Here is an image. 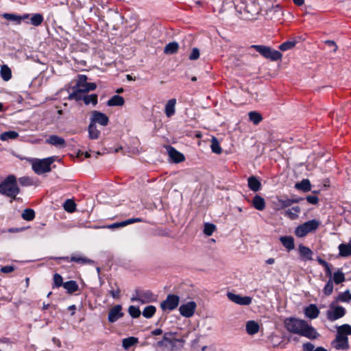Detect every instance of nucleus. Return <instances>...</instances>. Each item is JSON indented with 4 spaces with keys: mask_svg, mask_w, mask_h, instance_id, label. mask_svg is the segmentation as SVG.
<instances>
[{
    "mask_svg": "<svg viewBox=\"0 0 351 351\" xmlns=\"http://www.w3.org/2000/svg\"><path fill=\"white\" fill-rule=\"evenodd\" d=\"M298 251L300 257L302 261H311L313 260V251L303 244H300L298 246Z\"/></svg>",
    "mask_w": 351,
    "mask_h": 351,
    "instance_id": "f3484780",
    "label": "nucleus"
},
{
    "mask_svg": "<svg viewBox=\"0 0 351 351\" xmlns=\"http://www.w3.org/2000/svg\"><path fill=\"white\" fill-rule=\"evenodd\" d=\"M345 280V275L340 269H338L337 271L334 273L333 281L336 285H339L344 282Z\"/></svg>",
    "mask_w": 351,
    "mask_h": 351,
    "instance_id": "09e8293b",
    "label": "nucleus"
},
{
    "mask_svg": "<svg viewBox=\"0 0 351 351\" xmlns=\"http://www.w3.org/2000/svg\"><path fill=\"white\" fill-rule=\"evenodd\" d=\"M280 241L288 252L295 248L294 239L293 237L282 236L280 237Z\"/></svg>",
    "mask_w": 351,
    "mask_h": 351,
    "instance_id": "5701e85b",
    "label": "nucleus"
},
{
    "mask_svg": "<svg viewBox=\"0 0 351 351\" xmlns=\"http://www.w3.org/2000/svg\"><path fill=\"white\" fill-rule=\"evenodd\" d=\"M125 100L122 96L115 95L112 96L108 101V106H121L124 104Z\"/></svg>",
    "mask_w": 351,
    "mask_h": 351,
    "instance_id": "a878e982",
    "label": "nucleus"
},
{
    "mask_svg": "<svg viewBox=\"0 0 351 351\" xmlns=\"http://www.w3.org/2000/svg\"><path fill=\"white\" fill-rule=\"evenodd\" d=\"M141 221H143V219L141 218H131V219H128L127 220H125V221H123L121 222L113 223L112 224L108 225L107 226V228L109 229L114 230L116 228L126 226L132 224L133 223L141 222Z\"/></svg>",
    "mask_w": 351,
    "mask_h": 351,
    "instance_id": "a211bd4d",
    "label": "nucleus"
},
{
    "mask_svg": "<svg viewBox=\"0 0 351 351\" xmlns=\"http://www.w3.org/2000/svg\"><path fill=\"white\" fill-rule=\"evenodd\" d=\"M295 188L304 192H308L311 189V184L309 180L303 179L301 182L295 184Z\"/></svg>",
    "mask_w": 351,
    "mask_h": 351,
    "instance_id": "c85d7f7f",
    "label": "nucleus"
},
{
    "mask_svg": "<svg viewBox=\"0 0 351 351\" xmlns=\"http://www.w3.org/2000/svg\"><path fill=\"white\" fill-rule=\"evenodd\" d=\"M63 287L69 294H72L79 289V286L75 280L65 282L63 285Z\"/></svg>",
    "mask_w": 351,
    "mask_h": 351,
    "instance_id": "c756f323",
    "label": "nucleus"
},
{
    "mask_svg": "<svg viewBox=\"0 0 351 351\" xmlns=\"http://www.w3.org/2000/svg\"><path fill=\"white\" fill-rule=\"evenodd\" d=\"M319 310L315 304H310L304 308V315L310 319H315L319 315Z\"/></svg>",
    "mask_w": 351,
    "mask_h": 351,
    "instance_id": "aec40b11",
    "label": "nucleus"
},
{
    "mask_svg": "<svg viewBox=\"0 0 351 351\" xmlns=\"http://www.w3.org/2000/svg\"><path fill=\"white\" fill-rule=\"evenodd\" d=\"M19 182V184L22 186H30L34 185V181L33 180L28 177V176H23L21 178H19L17 180V182Z\"/></svg>",
    "mask_w": 351,
    "mask_h": 351,
    "instance_id": "8fccbe9b",
    "label": "nucleus"
},
{
    "mask_svg": "<svg viewBox=\"0 0 351 351\" xmlns=\"http://www.w3.org/2000/svg\"><path fill=\"white\" fill-rule=\"evenodd\" d=\"M199 58V50L197 47L192 49L191 54L189 56V60H196Z\"/></svg>",
    "mask_w": 351,
    "mask_h": 351,
    "instance_id": "13d9d810",
    "label": "nucleus"
},
{
    "mask_svg": "<svg viewBox=\"0 0 351 351\" xmlns=\"http://www.w3.org/2000/svg\"><path fill=\"white\" fill-rule=\"evenodd\" d=\"M19 133L15 131H6L0 134V139L3 141L16 139L19 137Z\"/></svg>",
    "mask_w": 351,
    "mask_h": 351,
    "instance_id": "473e14b6",
    "label": "nucleus"
},
{
    "mask_svg": "<svg viewBox=\"0 0 351 351\" xmlns=\"http://www.w3.org/2000/svg\"><path fill=\"white\" fill-rule=\"evenodd\" d=\"M251 48L254 49L263 57L269 59L271 61L280 60L282 58V54L280 51L273 49L270 47L262 45H253Z\"/></svg>",
    "mask_w": 351,
    "mask_h": 351,
    "instance_id": "7ed1b4c3",
    "label": "nucleus"
},
{
    "mask_svg": "<svg viewBox=\"0 0 351 351\" xmlns=\"http://www.w3.org/2000/svg\"><path fill=\"white\" fill-rule=\"evenodd\" d=\"M306 201L313 205H316L319 202V198L317 195H308L306 197Z\"/></svg>",
    "mask_w": 351,
    "mask_h": 351,
    "instance_id": "bf43d9fd",
    "label": "nucleus"
},
{
    "mask_svg": "<svg viewBox=\"0 0 351 351\" xmlns=\"http://www.w3.org/2000/svg\"><path fill=\"white\" fill-rule=\"evenodd\" d=\"M296 40H287L282 44H280L278 47L279 49L282 51H288L292 49L297 44Z\"/></svg>",
    "mask_w": 351,
    "mask_h": 351,
    "instance_id": "79ce46f5",
    "label": "nucleus"
},
{
    "mask_svg": "<svg viewBox=\"0 0 351 351\" xmlns=\"http://www.w3.org/2000/svg\"><path fill=\"white\" fill-rule=\"evenodd\" d=\"M323 291L326 295H330L332 294V293L333 291V282L330 278L328 280V281L326 284Z\"/></svg>",
    "mask_w": 351,
    "mask_h": 351,
    "instance_id": "6e6d98bb",
    "label": "nucleus"
},
{
    "mask_svg": "<svg viewBox=\"0 0 351 351\" xmlns=\"http://www.w3.org/2000/svg\"><path fill=\"white\" fill-rule=\"evenodd\" d=\"M30 21H31L32 25H33L34 26L38 27L43 23V22L44 21V17H43V14H41L40 13H36V14H32V16L30 19Z\"/></svg>",
    "mask_w": 351,
    "mask_h": 351,
    "instance_id": "37998d69",
    "label": "nucleus"
},
{
    "mask_svg": "<svg viewBox=\"0 0 351 351\" xmlns=\"http://www.w3.org/2000/svg\"><path fill=\"white\" fill-rule=\"evenodd\" d=\"M331 344L336 350H347L350 348L348 337L336 335L335 339L332 341Z\"/></svg>",
    "mask_w": 351,
    "mask_h": 351,
    "instance_id": "4468645a",
    "label": "nucleus"
},
{
    "mask_svg": "<svg viewBox=\"0 0 351 351\" xmlns=\"http://www.w3.org/2000/svg\"><path fill=\"white\" fill-rule=\"evenodd\" d=\"M87 76L85 75H80L76 85L73 88L74 90L76 88H81L87 82Z\"/></svg>",
    "mask_w": 351,
    "mask_h": 351,
    "instance_id": "5fc2aeb1",
    "label": "nucleus"
},
{
    "mask_svg": "<svg viewBox=\"0 0 351 351\" xmlns=\"http://www.w3.org/2000/svg\"><path fill=\"white\" fill-rule=\"evenodd\" d=\"M216 229V226L213 223H206L204 225V233L207 236H211Z\"/></svg>",
    "mask_w": 351,
    "mask_h": 351,
    "instance_id": "864d4df0",
    "label": "nucleus"
},
{
    "mask_svg": "<svg viewBox=\"0 0 351 351\" xmlns=\"http://www.w3.org/2000/svg\"><path fill=\"white\" fill-rule=\"evenodd\" d=\"M301 212V208L299 206H293L285 211V215L289 219L294 220L298 218V214Z\"/></svg>",
    "mask_w": 351,
    "mask_h": 351,
    "instance_id": "7c9ffc66",
    "label": "nucleus"
},
{
    "mask_svg": "<svg viewBox=\"0 0 351 351\" xmlns=\"http://www.w3.org/2000/svg\"><path fill=\"white\" fill-rule=\"evenodd\" d=\"M55 161L54 157H48L43 159H36L32 162V169L40 175L51 171V165Z\"/></svg>",
    "mask_w": 351,
    "mask_h": 351,
    "instance_id": "20e7f679",
    "label": "nucleus"
},
{
    "mask_svg": "<svg viewBox=\"0 0 351 351\" xmlns=\"http://www.w3.org/2000/svg\"><path fill=\"white\" fill-rule=\"evenodd\" d=\"M3 17L9 21H16L17 24H20L19 15L15 14L5 13L3 14Z\"/></svg>",
    "mask_w": 351,
    "mask_h": 351,
    "instance_id": "4d7b16f0",
    "label": "nucleus"
},
{
    "mask_svg": "<svg viewBox=\"0 0 351 351\" xmlns=\"http://www.w3.org/2000/svg\"><path fill=\"white\" fill-rule=\"evenodd\" d=\"M14 270V267L12 265H6L1 268L0 271L4 274L11 273Z\"/></svg>",
    "mask_w": 351,
    "mask_h": 351,
    "instance_id": "052dcab7",
    "label": "nucleus"
},
{
    "mask_svg": "<svg viewBox=\"0 0 351 351\" xmlns=\"http://www.w3.org/2000/svg\"><path fill=\"white\" fill-rule=\"evenodd\" d=\"M156 300L154 294L149 290L137 293V296L132 298V301H138L141 304L153 302Z\"/></svg>",
    "mask_w": 351,
    "mask_h": 351,
    "instance_id": "f8f14e48",
    "label": "nucleus"
},
{
    "mask_svg": "<svg viewBox=\"0 0 351 351\" xmlns=\"http://www.w3.org/2000/svg\"><path fill=\"white\" fill-rule=\"evenodd\" d=\"M314 345L309 342L303 344V349L304 351H314Z\"/></svg>",
    "mask_w": 351,
    "mask_h": 351,
    "instance_id": "e2e57ef3",
    "label": "nucleus"
},
{
    "mask_svg": "<svg viewBox=\"0 0 351 351\" xmlns=\"http://www.w3.org/2000/svg\"><path fill=\"white\" fill-rule=\"evenodd\" d=\"M98 97L97 94H90L84 96H82V99L84 101L86 105H88L90 104H93V106H96L98 103Z\"/></svg>",
    "mask_w": 351,
    "mask_h": 351,
    "instance_id": "f704fd0d",
    "label": "nucleus"
},
{
    "mask_svg": "<svg viewBox=\"0 0 351 351\" xmlns=\"http://www.w3.org/2000/svg\"><path fill=\"white\" fill-rule=\"evenodd\" d=\"M249 119L254 125H258L263 120V117L261 113L256 111H251L248 113Z\"/></svg>",
    "mask_w": 351,
    "mask_h": 351,
    "instance_id": "4c0bfd02",
    "label": "nucleus"
},
{
    "mask_svg": "<svg viewBox=\"0 0 351 351\" xmlns=\"http://www.w3.org/2000/svg\"><path fill=\"white\" fill-rule=\"evenodd\" d=\"M90 120V123H94L95 125H96V123H99L102 126H106L109 123L108 117L106 114L97 110L92 111Z\"/></svg>",
    "mask_w": 351,
    "mask_h": 351,
    "instance_id": "9d476101",
    "label": "nucleus"
},
{
    "mask_svg": "<svg viewBox=\"0 0 351 351\" xmlns=\"http://www.w3.org/2000/svg\"><path fill=\"white\" fill-rule=\"evenodd\" d=\"M0 74L4 81H8L12 77L11 69L7 65H3L1 68Z\"/></svg>",
    "mask_w": 351,
    "mask_h": 351,
    "instance_id": "58836bf2",
    "label": "nucleus"
},
{
    "mask_svg": "<svg viewBox=\"0 0 351 351\" xmlns=\"http://www.w3.org/2000/svg\"><path fill=\"white\" fill-rule=\"evenodd\" d=\"M128 313L132 318H138L141 315V311L138 306H130L128 308Z\"/></svg>",
    "mask_w": 351,
    "mask_h": 351,
    "instance_id": "603ef678",
    "label": "nucleus"
},
{
    "mask_svg": "<svg viewBox=\"0 0 351 351\" xmlns=\"http://www.w3.org/2000/svg\"><path fill=\"white\" fill-rule=\"evenodd\" d=\"M176 332H165L162 337L163 341L166 343H168L172 348L176 347V344L174 343V338L171 339V337L176 335Z\"/></svg>",
    "mask_w": 351,
    "mask_h": 351,
    "instance_id": "a18cd8bd",
    "label": "nucleus"
},
{
    "mask_svg": "<svg viewBox=\"0 0 351 351\" xmlns=\"http://www.w3.org/2000/svg\"><path fill=\"white\" fill-rule=\"evenodd\" d=\"M46 143L60 148H64L66 144L65 140L58 136V135H50L48 138L46 139Z\"/></svg>",
    "mask_w": 351,
    "mask_h": 351,
    "instance_id": "dca6fc26",
    "label": "nucleus"
},
{
    "mask_svg": "<svg viewBox=\"0 0 351 351\" xmlns=\"http://www.w3.org/2000/svg\"><path fill=\"white\" fill-rule=\"evenodd\" d=\"M88 138L92 140L99 138L100 136V131L97 128L96 125L90 122L88 128Z\"/></svg>",
    "mask_w": 351,
    "mask_h": 351,
    "instance_id": "cd10ccee",
    "label": "nucleus"
},
{
    "mask_svg": "<svg viewBox=\"0 0 351 351\" xmlns=\"http://www.w3.org/2000/svg\"><path fill=\"white\" fill-rule=\"evenodd\" d=\"M319 226V221L317 219H311L307 221L300 226L295 230V234L298 237H304L307 234L316 230Z\"/></svg>",
    "mask_w": 351,
    "mask_h": 351,
    "instance_id": "39448f33",
    "label": "nucleus"
},
{
    "mask_svg": "<svg viewBox=\"0 0 351 351\" xmlns=\"http://www.w3.org/2000/svg\"><path fill=\"white\" fill-rule=\"evenodd\" d=\"M152 336L160 335L162 334V330L160 328H156L151 332Z\"/></svg>",
    "mask_w": 351,
    "mask_h": 351,
    "instance_id": "774afa93",
    "label": "nucleus"
},
{
    "mask_svg": "<svg viewBox=\"0 0 351 351\" xmlns=\"http://www.w3.org/2000/svg\"><path fill=\"white\" fill-rule=\"evenodd\" d=\"M21 190L18 186L17 180L14 175H9L0 183V194L16 199Z\"/></svg>",
    "mask_w": 351,
    "mask_h": 351,
    "instance_id": "f03ea898",
    "label": "nucleus"
},
{
    "mask_svg": "<svg viewBox=\"0 0 351 351\" xmlns=\"http://www.w3.org/2000/svg\"><path fill=\"white\" fill-rule=\"evenodd\" d=\"M346 309L341 306H335L334 302L330 304V309L326 312V317L333 322L343 317L346 315Z\"/></svg>",
    "mask_w": 351,
    "mask_h": 351,
    "instance_id": "0eeeda50",
    "label": "nucleus"
},
{
    "mask_svg": "<svg viewBox=\"0 0 351 351\" xmlns=\"http://www.w3.org/2000/svg\"><path fill=\"white\" fill-rule=\"evenodd\" d=\"M64 209L68 213H73L76 210V204L71 199H66L63 204Z\"/></svg>",
    "mask_w": 351,
    "mask_h": 351,
    "instance_id": "c03bdc74",
    "label": "nucleus"
},
{
    "mask_svg": "<svg viewBox=\"0 0 351 351\" xmlns=\"http://www.w3.org/2000/svg\"><path fill=\"white\" fill-rule=\"evenodd\" d=\"M247 186L254 192H257L261 189L260 180L254 176H251L247 178Z\"/></svg>",
    "mask_w": 351,
    "mask_h": 351,
    "instance_id": "412c9836",
    "label": "nucleus"
},
{
    "mask_svg": "<svg viewBox=\"0 0 351 351\" xmlns=\"http://www.w3.org/2000/svg\"><path fill=\"white\" fill-rule=\"evenodd\" d=\"M27 228L25 227H21V228H10L8 230V232L10 233H16V232H20L25 230Z\"/></svg>",
    "mask_w": 351,
    "mask_h": 351,
    "instance_id": "680f3d73",
    "label": "nucleus"
},
{
    "mask_svg": "<svg viewBox=\"0 0 351 351\" xmlns=\"http://www.w3.org/2000/svg\"><path fill=\"white\" fill-rule=\"evenodd\" d=\"M53 282L52 285L53 289L58 288L61 286L63 287V285L64 282H63V279L60 274H59L58 273L54 274L53 276Z\"/></svg>",
    "mask_w": 351,
    "mask_h": 351,
    "instance_id": "49530a36",
    "label": "nucleus"
},
{
    "mask_svg": "<svg viewBox=\"0 0 351 351\" xmlns=\"http://www.w3.org/2000/svg\"><path fill=\"white\" fill-rule=\"evenodd\" d=\"M227 295L230 300L239 305H250L252 300L250 296H241L232 293H228Z\"/></svg>",
    "mask_w": 351,
    "mask_h": 351,
    "instance_id": "2eb2a0df",
    "label": "nucleus"
},
{
    "mask_svg": "<svg viewBox=\"0 0 351 351\" xmlns=\"http://www.w3.org/2000/svg\"><path fill=\"white\" fill-rule=\"evenodd\" d=\"M138 342V339L135 337H130L123 339L122 346L125 350H128L132 346Z\"/></svg>",
    "mask_w": 351,
    "mask_h": 351,
    "instance_id": "72a5a7b5",
    "label": "nucleus"
},
{
    "mask_svg": "<svg viewBox=\"0 0 351 351\" xmlns=\"http://www.w3.org/2000/svg\"><path fill=\"white\" fill-rule=\"evenodd\" d=\"M351 300V294L348 290L343 293H340L336 298V302H348Z\"/></svg>",
    "mask_w": 351,
    "mask_h": 351,
    "instance_id": "3c124183",
    "label": "nucleus"
},
{
    "mask_svg": "<svg viewBox=\"0 0 351 351\" xmlns=\"http://www.w3.org/2000/svg\"><path fill=\"white\" fill-rule=\"evenodd\" d=\"M324 267V271H325L326 276L331 278V276H332L331 265L328 263L327 265Z\"/></svg>",
    "mask_w": 351,
    "mask_h": 351,
    "instance_id": "338daca9",
    "label": "nucleus"
},
{
    "mask_svg": "<svg viewBox=\"0 0 351 351\" xmlns=\"http://www.w3.org/2000/svg\"><path fill=\"white\" fill-rule=\"evenodd\" d=\"M97 85L93 82H86L84 86L81 88H76L69 95L70 99H75L76 100L82 99V93H88L91 90H95Z\"/></svg>",
    "mask_w": 351,
    "mask_h": 351,
    "instance_id": "1a4fd4ad",
    "label": "nucleus"
},
{
    "mask_svg": "<svg viewBox=\"0 0 351 351\" xmlns=\"http://www.w3.org/2000/svg\"><path fill=\"white\" fill-rule=\"evenodd\" d=\"M180 298L177 295L169 294L166 300L160 304V307L163 311H173L176 308L179 304Z\"/></svg>",
    "mask_w": 351,
    "mask_h": 351,
    "instance_id": "6e6552de",
    "label": "nucleus"
},
{
    "mask_svg": "<svg viewBox=\"0 0 351 351\" xmlns=\"http://www.w3.org/2000/svg\"><path fill=\"white\" fill-rule=\"evenodd\" d=\"M156 308L153 305H149L145 307L143 311V316L147 319L152 318L156 313Z\"/></svg>",
    "mask_w": 351,
    "mask_h": 351,
    "instance_id": "a19ab883",
    "label": "nucleus"
},
{
    "mask_svg": "<svg viewBox=\"0 0 351 351\" xmlns=\"http://www.w3.org/2000/svg\"><path fill=\"white\" fill-rule=\"evenodd\" d=\"M70 261L75 262L80 265H87V264H91L93 263V261H92L86 257L80 256L79 254L71 255V256L70 257Z\"/></svg>",
    "mask_w": 351,
    "mask_h": 351,
    "instance_id": "393cba45",
    "label": "nucleus"
},
{
    "mask_svg": "<svg viewBox=\"0 0 351 351\" xmlns=\"http://www.w3.org/2000/svg\"><path fill=\"white\" fill-rule=\"evenodd\" d=\"M286 329L293 334L306 337L309 339H315L319 337L316 329L309 325L306 321L295 317H289L285 320Z\"/></svg>",
    "mask_w": 351,
    "mask_h": 351,
    "instance_id": "f257e3e1",
    "label": "nucleus"
},
{
    "mask_svg": "<svg viewBox=\"0 0 351 351\" xmlns=\"http://www.w3.org/2000/svg\"><path fill=\"white\" fill-rule=\"evenodd\" d=\"M22 217L26 221H32L35 218V212L32 208H25L22 213Z\"/></svg>",
    "mask_w": 351,
    "mask_h": 351,
    "instance_id": "de8ad7c7",
    "label": "nucleus"
},
{
    "mask_svg": "<svg viewBox=\"0 0 351 351\" xmlns=\"http://www.w3.org/2000/svg\"><path fill=\"white\" fill-rule=\"evenodd\" d=\"M325 43H326L328 46H329V47H334V49H333V51H334V52L337 51L338 47H337V45H336V43H335V41H333V40H326V41H325Z\"/></svg>",
    "mask_w": 351,
    "mask_h": 351,
    "instance_id": "69168bd1",
    "label": "nucleus"
},
{
    "mask_svg": "<svg viewBox=\"0 0 351 351\" xmlns=\"http://www.w3.org/2000/svg\"><path fill=\"white\" fill-rule=\"evenodd\" d=\"M259 330V324L255 321L250 320L246 324V331L247 334L253 335L256 334Z\"/></svg>",
    "mask_w": 351,
    "mask_h": 351,
    "instance_id": "bb28decb",
    "label": "nucleus"
},
{
    "mask_svg": "<svg viewBox=\"0 0 351 351\" xmlns=\"http://www.w3.org/2000/svg\"><path fill=\"white\" fill-rule=\"evenodd\" d=\"M304 199L303 197L288 198L287 196L277 197L273 201L274 208L276 210H280L291 206L293 204L300 203Z\"/></svg>",
    "mask_w": 351,
    "mask_h": 351,
    "instance_id": "423d86ee",
    "label": "nucleus"
},
{
    "mask_svg": "<svg viewBox=\"0 0 351 351\" xmlns=\"http://www.w3.org/2000/svg\"><path fill=\"white\" fill-rule=\"evenodd\" d=\"M197 304L194 301H191L186 304H182L180 308V313L185 317H191L193 315Z\"/></svg>",
    "mask_w": 351,
    "mask_h": 351,
    "instance_id": "ddd939ff",
    "label": "nucleus"
},
{
    "mask_svg": "<svg viewBox=\"0 0 351 351\" xmlns=\"http://www.w3.org/2000/svg\"><path fill=\"white\" fill-rule=\"evenodd\" d=\"M339 256L342 257H348L351 256V244L341 243L338 247Z\"/></svg>",
    "mask_w": 351,
    "mask_h": 351,
    "instance_id": "2f4dec72",
    "label": "nucleus"
},
{
    "mask_svg": "<svg viewBox=\"0 0 351 351\" xmlns=\"http://www.w3.org/2000/svg\"><path fill=\"white\" fill-rule=\"evenodd\" d=\"M176 99L173 98L168 100L165 107V113L169 118L171 117L176 113Z\"/></svg>",
    "mask_w": 351,
    "mask_h": 351,
    "instance_id": "4be33fe9",
    "label": "nucleus"
},
{
    "mask_svg": "<svg viewBox=\"0 0 351 351\" xmlns=\"http://www.w3.org/2000/svg\"><path fill=\"white\" fill-rule=\"evenodd\" d=\"M337 335L347 337L351 335V326L349 324H345L337 328Z\"/></svg>",
    "mask_w": 351,
    "mask_h": 351,
    "instance_id": "c9c22d12",
    "label": "nucleus"
},
{
    "mask_svg": "<svg viewBox=\"0 0 351 351\" xmlns=\"http://www.w3.org/2000/svg\"><path fill=\"white\" fill-rule=\"evenodd\" d=\"M122 306L120 304H117L112 307L108 311V322L110 323H114L117 322L119 319L123 317L124 315V313L122 311Z\"/></svg>",
    "mask_w": 351,
    "mask_h": 351,
    "instance_id": "9b49d317",
    "label": "nucleus"
},
{
    "mask_svg": "<svg viewBox=\"0 0 351 351\" xmlns=\"http://www.w3.org/2000/svg\"><path fill=\"white\" fill-rule=\"evenodd\" d=\"M109 293L112 298H119L120 297L121 290L118 288L117 290H110Z\"/></svg>",
    "mask_w": 351,
    "mask_h": 351,
    "instance_id": "0e129e2a",
    "label": "nucleus"
},
{
    "mask_svg": "<svg viewBox=\"0 0 351 351\" xmlns=\"http://www.w3.org/2000/svg\"><path fill=\"white\" fill-rule=\"evenodd\" d=\"M179 49V45L176 42H171L166 45L164 52L167 54L176 53Z\"/></svg>",
    "mask_w": 351,
    "mask_h": 351,
    "instance_id": "e433bc0d",
    "label": "nucleus"
},
{
    "mask_svg": "<svg viewBox=\"0 0 351 351\" xmlns=\"http://www.w3.org/2000/svg\"><path fill=\"white\" fill-rule=\"evenodd\" d=\"M169 156L171 158V160L175 163H180L181 162L184 161L185 157L183 154L176 150L173 147H169L168 150Z\"/></svg>",
    "mask_w": 351,
    "mask_h": 351,
    "instance_id": "6ab92c4d",
    "label": "nucleus"
},
{
    "mask_svg": "<svg viewBox=\"0 0 351 351\" xmlns=\"http://www.w3.org/2000/svg\"><path fill=\"white\" fill-rule=\"evenodd\" d=\"M252 206L258 210H263L265 208V201L263 197L256 195L252 202Z\"/></svg>",
    "mask_w": 351,
    "mask_h": 351,
    "instance_id": "b1692460",
    "label": "nucleus"
},
{
    "mask_svg": "<svg viewBox=\"0 0 351 351\" xmlns=\"http://www.w3.org/2000/svg\"><path fill=\"white\" fill-rule=\"evenodd\" d=\"M210 148L212 152L215 154H221L222 153V149L220 146L219 142L215 136L212 138Z\"/></svg>",
    "mask_w": 351,
    "mask_h": 351,
    "instance_id": "ea45409f",
    "label": "nucleus"
}]
</instances>
